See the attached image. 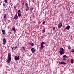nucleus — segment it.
<instances>
[{
    "mask_svg": "<svg viewBox=\"0 0 74 74\" xmlns=\"http://www.w3.org/2000/svg\"><path fill=\"white\" fill-rule=\"evenodd\" d=\"M11 60V53H10L8 54V58L7 61V63L8 64L10 63V61Z\"/></svg>",
    "mask_w": 74,
    "mask_h": 74,
    "instance_id": "nucleus-1",
    "label": "nucleus"
},
{
    "mask_svg": "<svg viewBox=\"0 0 74 74\" xmlns=\"http://www.w3.org/2000/svg\"><path fill=\"white\" fill-rule=\"evenodd\" d=\"M64 49H63V48H60V51H59L60 54L61 55H63V54H64Z\"/></svg>",
    "mask_w": 74,
    "mask_h": 74,
    "instance_id": "nucleus-2",
    "label": "nucleus"
},
{
    "mask_svg": "<svg viewBox=\"0 0 74 74\" xmlns=\"http://www.w3.org/2000/svg\"><path fill=\"white\" fill-rule=\"evenodd\" d=\"M19 59H20V58H19V56L18 57L17 56H15L14 59L15 60H19Z\"/></svg>",
    "mask_w": 74,
    "mask_h": 74,
    "instance_id": "nucleus-3",
    "label": "nucleus"
},
{
    "mask_svg": "<svg viewBox=\"0 0 74 74\" xmlns=\"http://www.w3.org/2000/svg\"><path fill=\"white\" fill-rule=\"evenodd\" d=\"M3 43L4 45H5V44H6V38H4L3 40Z\"/></svg>",
    "mask_w": 74,
    "mask_h": 74,
    "instance_id": "nucleus-4",
    "label": "nucleus"
},
{
    "mask_svg": "<svg viewBox=\"0 0 74 74\" xmlns=\"http://www.w3.org/2000/svg\"><path fill=\"white\" fill-rule=\"evenodd\" d=\"M31 50L32 52L33 53L35 52V51H36V50L34 49V48H32L31 49Z\"/></svg>",
    "mask_w": 74,
    "mask_h": 74,
    "instance_id": "nucleus-5",
    "label": "nucleus"
},
{
    "mask_svg": "<svg viewBox=\"0 0 74 74\" xmlns=\"http://www.w3.org/2000/svg\"><path fill=\"white\" fill-rule=\"evenodd\" d=\"M70 28V26L68 25L65 28V29H67V30H69Z\"/></svg>",
    "mask_w": 74,
    "mask_h": 74,
    "instance_id": "nucleus-6",
    "label": "nucleus"
},
{
    "mask_svg": "<svg viewBox=\"0 0 74 74\" xmlns=\"http://www.w3.org/2000/svg\"><path fill=\"white\" fill-rule=\"evenodd\" d=\"M58 28H61V27H62V23H60L58 24Z\"/></svg>",
    "mask_w": 74,
    "mask_h": 74,
    "instance_id": "nucleus-7",
    "label": "nucleus"
},
{
    "mask_svg": "<svg viewBox=\"0 0 74 74\" xmlns=\"http://www.w3.org/2000/svg\"><path fill=\"white\" fill-rule=\"evenodd\" d=\"M12 30H13L14 33H15V32H16V30H15V28L14 26H13L12 28Z\"/></svg>",
    "mask_w": 74,
    "mask_h": 74,
    "instance_id": "nucleus-8",
    "label": "nucleus"
},
{
    "mask_svg": "<svg viewBox=\"0 0 74 74\" xmlns=\"http://www.w3.org/2000/svg\"><path fill=\"white\" fill-rule=\"evenodd\" d=\"M59 64H66V63H64V62H60L59 63Z\"/></svg>",
    "mask_w": 74,
    "mask_h": 74,
    "instance_id": "nucleus-9",
    "label": "nucleus"
},
{
    "mask_svg": "<svg viewBox=\"0 0 74 74\" xmlns=\"http://www.w3.org/2000/svg\"><path fill=\"white\" fill-rule=\"evenodd\" d=\"M18 18V15L17 14H16L15 16V17H14L15 19H17Z\"/></svg>",
    "mask_w": 74,
    "mask_h": 74,
    "instance_id": "nucleus-10",
    "label": "nucleus"
},
{
    "mask_svg": "<svg viewBox=\"0 0 74 74\" xmlns=\"http://www.w3.org/2000/svg\"><path fill=\"white\" fill-rule=\"evenodd\" d=\"M4 19L5 21H6V19H7V15L5 14L4 16Z\"/></svg>",
    "mask_w": 74,
    "mask_h": 74,
    "instance_id": "nucleus-11",
    "label": "nucleus"
},
{
    "mask_svg": "<svg viewBox=\"0 0 74 74\" xmlns=\"http://www.w3.org/2000/svg\"><path fill=\"white\" fill-rule=\"evenodd\" d=\"M41 46V47H40V49H43V48H44L45 46H44L43 45H40Z\"/></svg>",
    "mask_w": 74,
    "mask_h": 74,
    "instance_id": "nucleus-12",
    "label": "nucleus"
},
{
    "mask_svg": "<svg viewBox=\"0 0 74 74\" xmlns=\"http://www.w3.org/2000/svg\"><path fill=\"white\" fill-rule=\"evenodd\" d=\"M63 58H67V56L66 55H64L63 57Z\"/></svg>",
    "mask_w": 74,
    "mask_h": 74,
    "instance_id": "nucleus-13",
    "label": "nucleus"
},
{
    "mask_svg": "<svg viewBox=\"0 0 74 74\" xmlns=\"http://www.w3.org/2000/svg\"><path fill=\"white\" fill-rule=\"evenodd\" d=\"M2 32L4 34H5V31L4 30H2Z\"/></svg>",
    "mask_w": 74,
    "mask_h": 74,
    "instance_id": "nucleus-14",
    "label": "nucleus"
},
{
    "mask_svg": "<svg viewBox=\"0 0 74 74\" xmlns=\"http://www.w3.org/2000/svg\"><path fill=\"white\" fill-rule=\"evenodd\" d=\"M28 10H29V7H27V8L26 9V11H28Z\"/></svg>",
    "mask_w": 74,
    "mask_h": 74,
    "instance_id": "nucleus-15",
    "label": "nucleus"
},
{
    "mask_svg": "<svg viewBox=\"0 0 74 74\" xmlns=\"http://www.w3.org/2000/svg\"><path fill=\"white\" fill-rule=\"evenodd\" d=\"M44 44H45V43L44 42H43L41 43V45H43Z\"/></svg>",
    "mask_w": 74,
    "mask_h": 74,
    "instance_id": "nucleus-16",
    "label": "nucleus"
},
{
    "mask_svg": "<svg viewBox=\"0 0 74 74\" xmlns=\"http://www.w3.org/2000/svg\"><path fill=\"white\" fill-rule=\"evenodd\" d=\"M71 63H74V60L71 59Z\"/></svg>",
    "mask_w": 74,
    "mask_h": 74,
    "instance_id": "nucleus-17",
    "label": "nucleus"
},
{
    "mask_svg": "<svg viewBox=\"0 0 74 74\" xmlns=\"http://www.w3.org/2000/svg\"><path fill=\"white\" fill-rule=\"evenodd\" d=\"M29 44H30V45H31V46H34V44H33V43H29Z\"/></svg>",
    "mask_w": 74,
    "mask_h": 74,
    "instance_id": "nucleus-18",
    "label": "nucleus"
},
{
    "mask_svg": "<svg viewBox=\"0 0 74 74\" xmlns=\"http://www.w3.org/2000/svg\"><path fill=\"white\" fill-rule=\"evenodd\" d=\"M22 15V14L20 13L18 15V16L19 17H20V16H21Z\"/></svg>",
    "mask_w": 74,
    "mask_h": 74,
    "instance_id": "nucleus-19",
    "label": "nucleus"
},
{
    "mask_svg": "<svg viewBox=\"0 0 74 74\" xmlns=\"http://www.w3.org/2000/svg\"><path fill=\"white\" fill-rule=\"evenodd\" d=\"M17 13H18V14H20V13H21V11H20V10H18L17 12Z\"/></svg>",
    "mask_w": 74,
    "mask_h": 74,
    "instance_id": "nucleus-20",
    "label": "nucleus"
},
{
    "mask_svg": "<svg viewBox=\"0 0 74 74\" xmlns=\"http://www.w3.org/2000/svg\"><path fill=\"white\" fill-rule=\"evenodd\" d=\"M25 5L26 7H28V4H27V3H26L25 4Z\"/></svg>",
    "mask_w": 74,
    "mask_h": 74,
    "instance_id": "nucleus-21",
    "label": "nucleus"
},
{
    "mask_svg": "<svg viewBox=\"0 0 74 74\" xmlns=\"http://www.w3.org/2000/svg\"><path fill=\"white\" fill-rule=\"evenodd\" d=\"M68 49H71V47H70V46H68Z\"/></svg>",
    "mask_w": 74,
    "mask_h": 74,
    "instance_id": "nucleus-22",
    "label": "nucleus"
},
{
    "mask_svg": "<svg viewBox=\"0 0 74 74\" xmlns=\"http://www.w3.org/2000/svg\"><path fill=\"white\" fill-rule=\"evenodd\" d=\"M42 33H44L45 32V29H43L42 31Z\"/></svg>",
    "mask_w": 74,
    "mask_h": 74,
    "instance_id": "nucleus-23",
    "label": "nucleus"
},
{
    "mask_svg": "<svg viewBox=\"0 0 74 74\" xmlns=\"http://www.w3.org/2000/svg\"><path fill=\"white\" fill-rule=\"evenodd\" d=\"M63 60H67V59H66V58H63Z\"/></svg>",
    "mask_w": 74,
    "mask_h": 74,
    "instance_id": "nucleus-24",
    "label": "nucleus"
},
{
    "mask_svg": "<svg viewBox=\"0 0 74 74\" xmlns=\"http://www.w3.org/2000/svg\"><path fill=\"white\" fill-rule=\"evenodd\" d=\"M33 10V8H31L30 10L32 11L31 12H32V10Z\"/></svg>",
    "mask_w": 74,
    "mask_h": 74,
    "instance_id": "nucleus-25",
    "label": "nucleus"
},
{
    "mask_svg": "<svg viewBox=\"0 0 74 74\" xmlns=\"http://www.w3.org/2000/svg\"><path fill=\"white\" fill-rule=\"evenodd\" d=\"M55 29H56L55 27H53V30H55Z\"/></svg>",
    "mask_w": 74,
    "mask_h": 74,
    "instance_id": "nucleus-26",
    "label": "nucleus"
},
{
    "mask_svg": "<svg viewBox=\"0 0 74 74\" xmlns=\"http://www.w3.org/2000/svg\"><path fill=\"white\" fill-rule=\"evenodd\" d=\"M5 3H7V0H5Z\"/></svg>",
    "mask_w": 74,
    "mask_h": 74,
    "instance_id": "nucleus-27",
    "label": "nucleus"
},
{
    "mask_svg": "<svg viewBox=\"0 0 74 74\" xmlns=\"http://www.w3.org/2000/svg\"><path fill=\"white\" fill-rule=\"evenodd\" d=\"M22 48H23V49L24 50H25V47H23Z\"/></svg>",
    "mask_w": 74,
    "mask_h": 74,
    "instance_id": "nucleus-28",
    "label": "nucleus"
},
{
    "mask_svg": "<svg viewBox=\"0 0 74 74\" xmlns=\"http://www.w3.org/2000/svg\"><path fill=\"white\" fill-rule=\"evenodd\" d=\"M3 6H5V4L4 3L3 5Z\"/></svg>",
    "mask_w": 74,
    "mask_h": 74,
    "instance_id": "nucleus-29",
    "label": "nucleus"
},
{
    "mask_svg": "<svg viewBox=\"0 0 74 74\" xmlns=\"http://www.w3.org/2000/svg\"><path fill=\"white\" fill-rule=\"evenodd\" d=\"M16 48H18V47L17 46H16V47H15V48H14V49H16Z\"/></svg>",
    "mask_w": 74,
    "mask_h": 74,
    "instance_id": "nucleus-30",
    "label": "nucleus"
},
{
    "mask_svg": "<svg viewBox=\"0 0 74 74\" xmlns=\"http://www.w3.org/2000/svg\"><path fill=\"white\" fill-rule=\"evenodd\" d=\"M71 52H74V50L71 51Z\"/></svg>",
    "mask_w": 74,
    "mask_h": 74,
    "instance_id": "nucleus-31",
    "label": "nucleus"
},
{
    "mask_svg": "<svg viewBox=\"0 0 74 74\" xmlns=\"http://www.w3.org/2000/svg\"><path fill=\"white\" fill-rule=\"evenodd\" d=\"M45 24V21H43V24Z\"/></svg>",
    "mask_w": 74,
    "mask_h": 74,
    "instance_id": "nucleus-32",
    "label": "nucleus"
},
{
    "mask_svg": "<svg viewBox=\"0 0 74 74\" xmlns=\"http://www.w3.org/2000/svg\"><path fill=\"white\" fill-rule=\"evenodd\" d=\"M14 8H16V6H14Z\"/></svg>",
    "mask_w": 74,
    "mask_h": 74,
    "instance_id": "nucleus-33",
    "label": "nucleus"
},
{
    "mask_svg": "<svg viewBox=\"0 0 74 74\" xmlns=\"http://www.w3.org/2000/svg\"><path fill=\"white\" fill-rule=\"evenodd\" d=\"M14 48V47H12V50H13V49Z\"/></svg>",
    "mask_w": 74,
    "mask_h": 74,
    "instance_id": "nucleus-34",
    "label": "nucleus"
},
{
    "mask_svg": "<svg viewBox=\"0 0 74 74\" xmlns=\"http://www.w3.org/2000/svg\"><path fill=\"white\" fill-rule=\"evenodd\" d=\"M54 2H55V1H54Z\"/></svg>",
    "mask_w": 74,
    "mask_h": 74,
    "instance_id": "nucleus-35",
    "label": "nucleus"
},
{
    "mask_svg": "<svg viewBox=\"0 0 74 74\" xmlns=\"http://www.w3.org/2000/svg\"><path fill=\"white\" fill-rule=\"evenodd\" d=\"M23 4H24V3H23Z\"/></svg>",
    "mask_w": 74,
    "mask_h": 74,
    "instance_id": "nucleus-36",
    "label": "nucleus"
}]
</instances>
